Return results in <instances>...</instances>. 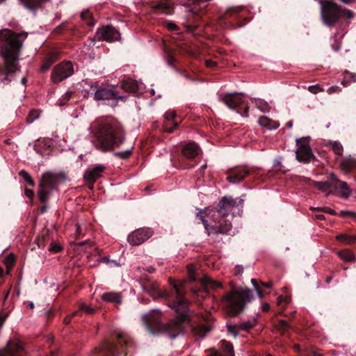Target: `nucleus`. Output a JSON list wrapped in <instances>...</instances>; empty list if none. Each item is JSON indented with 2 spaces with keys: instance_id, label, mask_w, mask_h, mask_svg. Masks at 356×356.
Wrapping results in <instances>:
<instances>
[{
  "instance_id": "obj_1",
  "label": "nucleus",
  "mask_w": 356,
  "mask_h": 356,
  "mask_svg": "<svg viewBox=\"0 0 356 356\" xmlns=\"http://www.w3.org/2000/svg\"><path fill=\"white\" fill-rule=\"evenodd\" d=\"M170 284L172 286L170 291L159 289L156 283L147 282L143 284V290L154 300L162 299L177 314L174 319L164 324L160 318L161 312L159 309H153L142 317L146 329L152 334L164 332L171 339H174L188 325L194 337H204L213 329V325L204 318L193 316L189 307L191 302L186 298V281L177 282L172 280Z\"/></svg>"
},
{
  "instance_id": "obj_2",
  "label": "nucleus",
  "mask_w": 356,
  "mask_h": 356,
  "mask_svg": "<svg viewBox=\"0 0 356 356\" xmlns=\"http://www.w3.org/2000/svg\"><path fill=\"white\" fill-rule=\"evenodd\" d=\"M28 35L26 32L15 33L10 29L0 31V48L3 58V66H0V74L3 76L1 81L8 84L11 76L19 70V56L23 42Z\"/></svg>"
},
{
  "instance_id": "obj_3",
  "label": "nucleus",
  "mask_w": 356,
  "mask_h": 356,
  "mask_svg": "<svg viewBox=\"0 0 356 356\" xmlns=\"http://www.w3.org/2000/svg\"><path fill=\"white\" fill-rule=\"evenodd\" d=\"M236 207H237L236 200L232 197L225 196L219 201L216 207L206 214L211 218V225H209L204 220L205 214L203 211L198 212L197 217L202 220L208 235L211 234H227L232 227L231 221L234 216L231 212L232 209Z\"/></svg>"
},
{
  "instance_id": "obj_4",
  "label": "nucleus",
  "mask_w": 356,
  "mask_h": 356,
  "mask_svg": "<svg viewBox=\"0 0 356 356\" xmlns=\"http://www.w3.org/2000/svg\"><path fill=\"white\" fill-rule=\"evenodd\" d=\"M125 135L122 125L118 120H105L95 128L93 143L98 150L110 152L124 143Z\"/></svg>"
},
{
  "instance_id": "obj_5",
  "label": "nucleus",
  "mask_w": 356,
  "mask_h": 356,
  "mask_svg": "<svg viewBox=\"0 0 356 356\" xmlns=\"http://www.w3.org/2000/svg\"><path fill=\"white\" fill-rule=\"evenodd\" d=\"M133 346L131 337L119 332L115 333L111 340H105L96 347L89 356H127V350Z\"/></svg>"
},
{
  "instance_id": "obj_6",
  "label": "nucleus",
  "mask_w": 356,
  "mask_h": 356,
  "mask_svg": "<svg viewBox=\"0 0 356 356\" xmlns=\"http://www.w3.org/2000/svg\"><path fill=\"white\" fill-rule=\"evenodd\" d=\"M252 291L248 288L232 289L222 296L225 312L229 317L242 314L245 306L253 300Z\"/></svg>"
},
{
  "instance_id": "obj_7",
  "label": "nucleus",
  "mask_w": 356,
  "mask_h": 356,
  "mask_svg": "<svg viewBox=\"0 0 356 356\" xmlns=\"http://www.w3.org/2000/svg\"><path fill=\"white\" fill-rule=\"evenodd\" d=\"M321 15L323 23L332 26L339 19L341 15L348 19L354 17L355 14L353 11L346 9H342L337 3L332 0H321Z\"/></svg>"
},
{
  "instance_id": "obj_8",
  "label": "nucleus",
  "mask_w": 356,
  "mask_h": 356,
  "mask_svg": "<svg viewBox=\"0 0 356 356\" xmlns=\"http://www.w3.org/2000/svg\"><path fill=\"white\" fill-rule=\"evenodd\" d=\"M60 177H62L61 175L54 174L50 172H45L42 175L38 191L39 200L41 203L43 204L40 208L41 213H44L47 211V202L49 196L51 192L56 188Z\"/></svg>"
},
{
  "instance_id": "obj_9",
  "label": "nucleus",
  "mask_w": 356,
  "mask_h": 356,
  "mask_svg": "<svg viewBox=\"0 0 356 356\" xmlns=\"http://www.w3.org/2000/svg\"><path fill=\"white\" fill-rule=\"evenodd\" d=\"M200 150V147L195 143L190 142L184 145L181 154L175 156L172 159L173 165L177 169L183 170L193 168L196 165L194 159Z\"/></svg>"
},
{
  "instance_id": "obj_10",
  "label": "nucleus",
  "mask_w": 356,
  "mask_h": 356,
  "mask_svg": "<svg viewBox=\"0 0 356 356\" xmlns=\"http://www.w3.org/2000/svg\"><path fill=\"white\" fill-rule=\"evenodd\" d=\"M314 186L324 193H340L344 198H348L351 194L348 184L338 179L334 174H331L329 179L325 181H315Z\"/></svg>"
},
{
  "instance_id": "obj_11",
  "label": "nucleus",
  "mask_w": 356,
  "mask_h": 356,
  "mask_svg": "<svg viewBox=\"0 0 356 356\" xmlns=\"http://www.w3.org/2000/svg\"><path fill=\"white\" fill-rule=\"evenodd\" d=\"M90 86L88 93L93 95V98L96 101L114 99L116 101L125 102L128 98L127 95H120L119 92L115 90V86L101 87L92 81H86Z\"/></svg>"
},
{
  "instance_id": "obj_12",
  "label": "nucleus",
  "mask_w": 356,
  "mask_h": 356,
  "mask_svg": "<svg viewBox=\"0 0 356 356\" xmlns=\"http://www.w3.org/2000/svg\"><path fill=\"white\" fill-rule=\"evenodd\" d=\"M227 180L233 184L240 183L250 175L254 176V179L260 177L259 169L254 167L248 168L246 165H239L230 168L227 171Z\"/></svg>"
},
{
  "instance_id": "obj_13",
  "label": "nucleus",
  "mask_w": 356,
  "mask_h": 356,
  "mask_svg": "<svg viewBox=\"0 0 356 356\" xmlns=\"http://www.w3.org/2000/svg\"><path fill=\"white\" fill-rule=\"evenodd\" d=\"M241 96L245 97L243 93H227L220 95V100L228 108L232 110L236 109V112L243 116L248 117L249 106H245L243 109L238 107L243 104V100Z\"/></svg>"
},
{
  "instance_id": "obj_14",
  "label": "nucleus",
  "mask_w": 356,
  "mask_h": 356,
  "mask_svg": "<svg viewBox=\"0 0 356 356\" xmlns=\"http://www.w3.org/2000/svg\"><path fill=\"white\" fill-rule=\"evenodd\" d=\"M245 9L243 7L233 6L227 9L221 18L224 23L232 27L242 26Z\"/></svg>"
},
{
  "instance_id": "obj_15",
  "label": "nucleus",
  "mask_w": 356,
  "mask_h": 356,
  "mask_svg": "<svg viewBox=\"0 0 356 356\" xmlns=\"http://www.w3.org/2000/svg\"><path fill=\"white\" fill-rule=\"evenodd\" d=\"M74 74V66L71 61L64 60L54 67L51 72L54 83H59Z\"/></svg>"
},
{
  "instance_id": "obj_16",
  "label": "nucleus",
  "mask_w": 356,
  "mask_h": 356,
  "mask_svg": "<svg viewBox=\"0 0 356 356\" xmlns=\"http://www.w3.org/2000/svg\"><path fill=\"white\" fill-rule=\"evenodd\" d=\"M22 342L18 339L8 341L3 348H0V356H25Z\"/></svg>"
},
{
  "instance_id": "obj_17",
  "label": "nucleus",
  "mask_w": 356,
  "mask_h": 356,
  "mask_svg": "<svg viewBox=\"0 0 356 356\" xmlns=\"http://www.w3.org/2000/svg\"><path fill=\"white\" fill-rule=\"evenodd\" d=\"M298 149L296 152V159L300 162L309 163L315 161L316 157L313 154L311 147L302 139L296 140Z\"/></svg>"
},
{
  "instance_id": "obj_18",
  "label": "nucleus",
  "mask_w": 356,
  "mask_h": 356,
  "mask_svg": "<svg viewBox=\"0 0 356 356\" xmlns=\"http://www.w3.org/2000/svg\"><path fill=\"white\" fill-rule=\"evenodd\" d=\"M153 234L150 228H139L131 232L128 236V241L132 245H139L149 238Z\"/></svg>"
},
{
  "instance_id": "obj_19",
  "label": "nucleus",
  "mask_w": 356,
  "mask_h": 356,
  "mask_svg": "<svg viewBox=\"0 0 356 356\" xmlns=\"http://www.w3.org/2000/svg\"><path fill=\"white\" fill-rule=\"evenodd\" d=\"M95 37L97 38L99 40L113 42L120 38V33L113 26H106L97 30Z\"/></svg>"
},
{
  "instance_id": "obj_20",
  "label": "nucleus",
  "mask_w": 356,
  "mask_h": 356,
  "mask_svg": "<svg viewBox=\"0 0 356 356\" xmlns=\"http://www.w3.org/2000/svg\"><path fill=\"white\" fill-rule=\"evenodd\" d=\"M179 127V122L177 120V113L175 111H168L164 115V122L162 126V131L172 134Z\"/></svg>"
},
{
  "instance_id": "obj_21",
  "label": "nucleus",
  "mask_w": 356,
  "mask_h": 356,
  "mask_svg": "<svg viewBox=\"0 0 356 356\" xmlns=\"http://www.w3.org/2000/svg\"><path fill=\"white\" fill-rule=\"evenodd\" d=\"M257 323V319L254 318L252 320H248L247 321L243 322L239 325L227 324V331L232 334H233L234 337H236L238 334L239 330L249 332L255 326Z\"/></svg>"
},
{
  "instance_id": "obj_22",
  "label": "nucleus",
  "mask_w": 356,
  "mask_h": 356,
  "mask_svg": "<svg viewBox=\"0 0 356 356\" xmlns=\"http://www.w3.org/2000/svg\"><path fill=\"white\" fill-rule=\"evenodd\" d=\"M220 350L213 349L207 356H235L232 343L226 340L220 341Z\"/></svg>"
},
{
  "instance_id": "obj_23",
  "label": "nucleus",
  "mask_w": 356,
  "mask_h": 356,
  "mask_svg": "<svg viewBox=\"0 0 356 356\" xmlns=\"http://www.w3.org/2000/svg\"><path fill=\"white\" fill-rule=\"evenodd\" d=\"M106 167L101 164L95 165L92 168L88 169L84 173L83 178L88 182H95L102 176Z\"/></svg>"
},
{
  "instance_id": "obj_24",
  "label": "nucleus",
  "mask_w": 356,
  "mask_h": 356,
  "mask_svg": "<svg viewBox=\"0 0 356 356\" xmlns=\"http://www.w3.org/2000/svg\"><path fill=\"white\" fill-rule=\"evenodd\" d=\"M119 83L120 88L127 92L136 95L138 92L139 86L138 81L131 77H123Z\"/></svg>"
},
{
  "instance_id": "obj_25",
  "label": "nucleus",
  "mask_w": 356,
  "mask_h": 356,
  "mask_svg": "<svg viewBox=\"0 0 356 356\" xmlns=\"http://www.w3.org/2000/svg\"><path fill=\"white\" fill-rule=\"evenodd\" d=\"M60 58V52L57 50H53L49 52L42 60L40 70L42 72L48 71L51 65Z\"/></svg>"
},
{
  "instance_id": "obj_26",
  "label": "nucleus",
  "mask_w": 356,
  "mask_h": 356,
  "mask_svg": "<svg viewBox=\"0 0 356 356\" xmlns=\"http://www.w3.org/2000/svg\"><path fill=\"white\" fill-rule=\"evenodd\" d=\"M258 123L261 127L269 130L276 129L280 127V123L277 121H275L265 115L259 117Z\"/></svg>"
},
{
  "instance_id": "obj_27",
  "label": "nucleus",
  "mask_w": 356,
  "mask_h": 356,
  "mask_svg": "<svg viewBox=\"0 0 356 356\" xmlns=\"http://www.w3.org/2000/svg\"><path fill=\"white\" fill-rule=\"evenodd\" d=\"M294 348L300 356H324L323 353L319 352L318 349L314 346L302 350L298 344H296Z\"/></svg>"
},
{
  "instance_id": "obj_28",
  "label": "nucleus",
  "mask_w": 356,
  "mask_h": 356,
  "mask_svg": "<svg viewBox=\"0 0 356 356\" xmlns=\"http://www.w3.org/2000/svg\"><path fill=\"white\" fill-rule=\"evenodd\" d=\"M154 11L160 10L164 14H171L172 6L167 0H161L152 6Z\"/></svg>"
},
{
  "instance_id": "obj_29",
  "label": "nucleus",
  "mask_w": 356,
  "mask_h": 356,
  "mask_svg": "<svg viewBox=\"0 0 356 356\" xmlns=\"http://www.w3.org/2000/svg\"><path fill=\"white\" fill-rule=\"evenodd\" d=\"M102 298L104 301L113 302L116 305H120L122 303V296L120 293L106 292L103 293Z\"/></svg>"
},
{
  "instance_id": "obj_30",
  "label": "nucleus",
  "mask_w": 356,
  "mask_h": 356,
  "mask_svg": "<svg viewBox=\"0 0 356 356\" xmlns=\"http://www.w3.org/2000/svg\"><path fill=\"white\" fill-rule=\"evenodd\" d=\"M24 7L26 8L34 10L42 6V5L47 2L48 0H20Z\"/></svg>"
},
{
  "instance_id": "obj_31",
  "label": "nucleus",
  "mask_w": 356,
  "mask_h": 356,
  "mask_svg": "<svg viewBox=\"0 0 356 356\" xmlns=\"http://www.w3.org/2000/svg\"><path fill=\"white\" fill-rule=\"evenodd\" d=\"M338 257L346 262H353L355 260V257L353 252L348 249L339 250L337 252Z\"/></svg>"
},
{
  "instance_id": "obj_32",
  "label": "nucleus",
  "mask_w": 356,
  "mask_h": 356,
  "mask_svg": "<svg viewBox=\"0 0 356 356\" xmlns=\"http://www.w3.org/2000/svg\"><path fill=\"white\" fill-rule=\"evenodd\" d=\"M282 168H283V165L282 164V163L280 161H275L274 164H273V168L272 170H268L266 176H262L260 175L259 177H262L261 181H264V179L266 178V177H267L268 178L276 177L277 175L275 173V171H280V170H282Z\"/></svg>"
},
{
  "instance_id": "obj_33",
  "label": "nucleus",
  "mask_w": 356,
  "mask_h": 356,
  "mask_svg": "<svg viewBox=\"0 0 356 356\" xmlns=\"http://www.w3.org/2000/svg\"><path fill=\"white\" fill-rule=\"evenodd\" d=\"M251 282L260 298H263V291L261 290V286H262L263 287H264L266 289H270L272 287V284L270 282L266 283V282H261L260 285H259L257 283V280H255V279H252Z\"/></svg>"
},
{
  "instance_id": "obj_34",
  "label": "nucleus",
  "mask_w": 356,
  "mask_h": 356,
  "mask_svg": "<svg viewBox=\"0 0 356 356\" xmlns=\"http://www.w3.org/2000/svg\"><path fill=\"white\" fill-rule=\"evenodd\" d=\"M338 241L342 242L345 244H352L356 243V236H350L347 234H338L336 236Z\"/></svg>"
},
{
  "instance_id": "obj_35",
  "label": "nucleus",
  "mask_w": 356,
  "mask_h": 356,
  "mask_svg": "<svg viewBox=\"0 0 356 356\" xmlns=\"http://www.w3.org/2000/svg\"><path fill=\"white\" fill-rule=\"evenodd\" d=\"M193 15L194 18V23H191L190 20H188L186 24V30L191 33H193L195 30L198 27V23L201 18L200 15L198 13L193 14Z\"/></svg>"
},
{
  "instance_id": "obj_36",
  "label": "nucleus",
  "mask_w": 356,
  "mask_h": 356,
  "mask_svg": "<svg viewBox=\"0 0 356 356\" xmlns=\"http://www.w3.org/2000/svg\"><path fill=\"white\" fill-rule=\"evenodd\" d=\"M16 262V257L13 253L9 254L3 259V263L6 266L7 273L12 270L13 266Z\"/></svg>"
},
{
  "instance_id": "obj_37",
  "label": "nucleus",
  "mask_w": 356,
  "mask_h": 356,
  "mask_svg": "<svg viewBox=\"0 0 356 356\" xmlns=\"http://www.w3.org/2000/svg\"><path fill=\"white\" fill-rule=\"evenodd\" d=\"M81 17L89 26H93L95 24L92 15L89 10H83L81 14Z\"/></svg>"
},
{
  "instance_id": "obj_38",
  "label": "nucleus",
  "mask_w": 356,
  "mask_h": 356,
  "mask_svg": "<svg viewBox=\"0 0 356 356\" xmlns=\"http://www.w3.org/2000/svg\"><path fill=\"white\" fill-rule=\"evenodd\" d=\"M201 284L204 287L217 288L222 286L221 284L213 280L209 277H204L201 280Z\"/></svg>"
},
{
  "instance_id": "obj_39",
  "label": "nucleus",
  "mask_w": 356,
  "mask_h": 356,
  "mask_svg": "<svg viewBox=\"0 0 356 356\" xmlns=\"http://www.w3.org/2000/svg\"><path fill=\"white\" fill-rule=\"evenodd\" d=\"M134 147L132 146L129 149L122 152H116L114 153V156L122 160L128 159L132 154Z\"/></svg>"
},
{
  "instance_id": "obj_40",
  "label": "nucleus",
  "mask_w": 356,
  "mask_h": 356,
  "mask_svg": "<svg viewBox=\"0 0 356 356\" xmlns=\"http://www.w3.org/2000/svg\"><path fill=\"white\" fill-rule=\"evenodd\" d=\"M332 151L338 156H342L343 147L342 145L338 141H330L329 143Z\"/></svg>"
},
{
  "instance_id": "obj_41",
  "label": "nucleus",
  "mask_w": 356,
  "mask_h": 356,
  "mask_svg": "<svg viewBox=\"0 0 356 356\" xmlns=\"http://www.w3.org/2000/svg\"><path fill=\"white\" fill-rule=\"evenodd\" d=\"M343 74L349 75L350 76H351V79H348V76H344V79L341 81V84L344 87L348 86L350 83H353V82L356 81V74L352 73V72H349L348 70H345Z\"/></svg>"
},
{
  "instance_id": "obj_42",
  "label": "nucleus",
  "mask_w": 356,
  "mask_h": 356,
  "mask_svg": "<svg viewBox=\"0 0 356 356\" xmlns=\"http://www.w3.org/2000/svg\"><path fill=\"white\" fill-rule=\"evenodd\" d=\"M74 94V92L72 91H67L66 93H65L57 102V104L60 106H63L66 105V104L70 101L71 99L72 95Z\"/></svg>"
},
{
  "instance_id": "obj_43",
  "label": "nucleus",
  "mask_w": 356,
  "mask_h": 356,
  "mask_svg": "<svg viewBox=\"0 0 356 356\" xmlns=\"http://www.w3.org/2000/svg\"><path fill=\"white\" fill-rule=\"evenodd\" d=\"M19 175L24 179V181L29 186L33 187L35 186L34 180L26 170H21L19 172Z\"/></svg>"
},
{
  "instance_id": "obj_44",
  "label": "nucleus",
  "mask_w": 356,
  "mask_h": 356,
  "mask_svg": "<svg viewBox=\"0 0 356 356\" xmlns=\"http://www.w3.org/2000/svg\"><path fill=\"white\" fill-rule=\"evenodd\" d=\"M79 309L80 311L79 312H76L73 314L72 316H76L78 314L80 313V312H83L86 314H92L95 312V309L90 307H89L88 305H85V304H81L79 307Z\"/></svg>"
},
{
  "instance_id": "obj_45",
  "label": "nucleus",
  "mask_w": 356,
  "mask_h": 356,
  "mask_svg": "<svg viewBox=\"0 0 356 356\" xmlns=\"http://www.w3.org/2000/svg\"><path fill=\"white\" fill-rule=\"evenodd\" d=\"M39 117H40V113H39L38 111L33 109V110H31L30 111V113L28 115V117H27V119H26L27 122L28 123H31L34 120L38 119Z\"/></svg>"
},
{
  "instance_id": "obj_46",
  "label": "nucleus",
  "mask_w": 356,
  "mask_h": 356,
  "mask_svg": "<svg viewBox=\"0 0 356 356\" xmlns=\"http://www.w3.org/2000/svg\"><path fill=\"white\" fill-rule=\"evenodd\" d=\"M257 108L263 113H268L270 109L268 103L263 100L259 102Z\"/></svg>"
},
{
  "instance_id": "obj_47",
  "label": "nucleus",
  "mask_w": 356,
  "mask_h": 356,
  "mask_svg": "<svg viewBox=\"0 0 356 356\" xmlns=\"http://www.w3.org/2000/svg\"><path fill=\"white\" fill-rule=\"evenodd\" d=\"M187 270H188V277H189L190 282H195L197 280V277L195 275V272L194 268L191 266H188L187 268Z\"/></svg>"
},
{
  "instance_id": "obj_48",
  "label": "nucleus",
  "mask_w": 356,
  "mask_h": 356,
  "mask_svg": "<svg viewBox=\"0 0 356 356\" xmlns=\"http://www.w3.org/2000/svg\"><path fill=\"white\" fill-rule=\"evenodd\" d=\"M341 166L343 169L350 170L353 168V165L351 164L350 159H343L341 163Z\"/></svg>"
},
{
  "instance_id": "obj_49",
  "label": "nucleus",
  "mask_w": 356,
  "mask_h": 356,
  "mask_svg": "<svg viewBox=\"0 0 356 356\" xmlns=\"http://www.w3.org/2000/svg\"><path fill=\"white\" fill-rule=\"evenodd\" d=\"M63 250V248L59 244H56L54 243H51L50 247L49 248V250L50 252L58 253Z\"/></svg>"
},
{
  "instance_id": "obj_50",
  "label": "nucleus",
  "mask_w": 356,
  "mask_h": 356,
  "mask_svg": "<svg viewBox=\"0 0 356 356\" xmlns=\"http://www.w3.org/2000/svg\"><path fill=\"white\" fill-rule=\"evenodd\" d=\"M278 325L280 329L283 331L287 330L289 327V323L284 320H280L278 322Z\"/></svg>"
},
{
  "instance_id": "obj_51",
  "label": "nucleus",
  "mask_w": 356,
  "mask_h": 356,
  "mask_svg": "<svg viewBox=\"0 0 356 356\" xmlns=\"http://www.w3.org/2000/svg\"><path fill=\"white\" fill-rule=\"evenodd\" d=\"M314 210H318V211H323L325 213H330L331 215H335V211L332 209L331 208H329V207H324L323 209H320V208H314L313 209Z\"/></svg>"
},
{
  "instance_id": "obj_52",
  "label": "nucleus",
  "mask_w": 356,
  "mask_h": 356,
  "mask_svg": "<svg viewBox=\"0 0 356 356\" xmlns=\"http://www.w3.org/2000/svg\"><path fill=\"white\" fill-rule=\"evenodd\" d=\"M341 91V89L340 87L339 86H332V87H330L327 92L328 94H332V93H334V92H339Z\"/></svg>"
},
{
  "instance_id": "obj_53",
  "label": "nucleus",
  "mask_w": 356,
  "mask_h": 356,
  "mask_svg": "<svg viewBox=\"0 0 356 356\" xmlns=\"http://www.w3.org/2000/svg\"><path fill=\"white\" fill-rule=\"evenodd\" d=\"M309 90L314 93V94H316L317 92H318L319 91L321 90V89L320 88V87L318 86V85H316V86H309Z\"/></svg>"
},
{
  "instance_id": "obj_54",
  "label": "nucleus",
  "mask_w": 356,
  "mask_h": 356,
  "mask_svg": "<svg viewBox=\"0 0 356 356\" xmlns=\"http://www.w3.org/2000/svg\"><path fill=\"white\" fill-rule=\"evenodd\" d=\"M101 261L103 263L108 264L109 262L113 263L115 266H119V264H118L114 260H111L108 257H104L101 259Z\"/></svg>"
},
{
  "instance_id": "obj_55",
  "label": "nucleus",
  "mask_w": 356,
  "mask_h": 356,
  "mask_svg": "<svg viewBox=\"0 0 356 356\" xmlns=\"http://www.w3.org/2000/svg\"><path fill=\"white\" fill-rule=\"evenodd\" d=\"M243 271V266L238 265L235 267L234 274H235V275H239L242 274Z\"/></svg>"
},
{
  "instance_id": "obj_56",
  "label": "nucleus",
  "mask_w": 356,
  "mask_h": 356,
  "mask_svg": "<svg viewBox=\"0 0 356 356\" xmlns=\"http://www.w3.org/2000/svg\"><path fill=\"white\" fill-rule=\"evenodd\" d=\"M205 64L207 67L211 68L215 67L217 65V63L211 60H207Z\"/></svg>"
},
{
  "instance_id": "obj_57",
  "label": "nucleus",
  "mask_w": 356,
  "mask_h": 356,
  "mask_svg": "<svg viewBox=\"0 0 356 356\" xmlns=\"http://www.w3.org/2000/svg\"><path fill=\"white\" fill-rule=\"evenodd\" d=\"M24 193H25V195H26V197L29 198L31 199L34 196V192L31 189L25 188Z\"/></svg>"
},
{
  "instance_id": "obj_58",
  "label": "nucleus",
  "mask_w": 356,
  "mask_h": 356,
  "mask_svg": "<svg viewBox=\"0 0 356 356\" xmlns=\"http://www.w3.org/2000/svg\"><path fill=\"white\" fill-rule=\"evenodd\" d=\"M65 29V25L64 24H61V25H59L58 26H57L55 29V31L56 32V33L58 34H60L62 31Z\"/></svg>"
},
{
  "instance_id": "obj_59",
  "label": "nucleus",
  "mask_w": 356,
  "mask_h": 356,
  "mask_svg": "<svg viewBox=\"0 0 356 356\" xmlns=\"http://www.w3.org/2000/svg\"><path fill=\"white\" fill-rule=\"evenodd\" d=\"M270 309V305L268 303L264 302L262 304V311L263 312H268Z\"/></svg>"
},
{
  "instance_id": "obj_60",
  "label": "nucleus",
  "mask_w": 356,
  "mask_h": 356,
  "mask_svg": "<svg viewBox=\"0 0 356 356\" xmlns=\"http://www.w3.org/2000/svg\"><path fill=\"white\" fill-rule=\"evenodd\" d=\"M6 318V316H3L1 314H0V328L3 327Z\"/></svg>"
},
{
  "instance_id": "obj_61",
  "label": "nucleus",
  "mask_w": 356,
  "mask_h": 356,
  "mask_svg": "<svg viewBox=\"0 0 356 356\" xmlns=\"http://www.w3.org/2000/svg\"><path fill=\"white\" fill-rule=\"evenodd\" d=\"M207 164L203 165H202V166H201V168L198 170L199 172H200L201 175H204V170H205V169H207Z\"/></svg>"
},
{
  "instance_id": "obj_62",
  "label": "nucleus",
  "mask_w": 356,
  "mask_h": 356,
  "mask_svg": "<svg viewBox=\"0 0 356 356\" xmlns=\"http://www.w3.org/2000/svg\"><path fill=\"white\" fill-rule=\"evenodd\" d=\"M146 271H147L149 273H153L155 271V268L154 267H148L146 269H145Z\"/></svg>"
},
{
  "instance_id": "obj_63",
  "label": "nucleus",
  "mask_w": 356,
  "mask_h": 356,
  "mask_svg": "<svg viewBox=\"0 0 356 356\" xmlns=\"http://www.w3.org/2000/svg\"><path fill=\"white\" fill-rule=\"evenodd\" d=\"M316 218L320 220H324L325 216L323 214H317L315 216Z\"/></svg>"
},
{
  "instance_id": "obj_64",
  "label": "nucleus",
  "mask_w": 356,
  "mask_h": 356,
  "mask_svg": "<svg viewBox=\"0 0 356 356\" xmlns=\"http://www.w3.org/2000/svg\"><path fill=\"white\" fill-rule=\"evenodd\" d=\"M70 321H71V317L70 316L65 317V319H64V323L66 325L70 324Z\"/></svg>"
}]
</instances>
